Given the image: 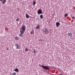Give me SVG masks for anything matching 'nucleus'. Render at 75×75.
I'll return each instance as SVG.
<instances>
[{
    "instance_id": "nucleus-1",
    "label": "nucleus",
    "mask_w": 75,
    "mask_h": 75,
    "mask_svg": "<svg viewBox=\"0 0 75 75\" xmlns=\"http://www.w3.org/2000/svg\"><path fill=\"white\" fill-rule=\"evenodd\" d=\"M21 30H22L20 31V33L21 34H23L24 33V32L25 31V27L24 26H22Z\"/></svg>"
},
{
    "instance_id": "nucleus-2",
    "label": "nucleus",
    "mask_w": 75,
    "mask_h": 75,
    "mask_svg": "<svg viewBox=\"0 0 75 75\" xmlns=\"http://www.w3.org/2000/svg\"><path fill=\"white\" fill-rule=\"evenodd\" d=\"M42 68L45 69H46V70H49V69H50V68H49V67L47 66L42 65Z\"/></svg>"
},
{
    "instance_id": "nucleus-3",
    "label": "nucleus",
    "mask_w": 75,
    "mask_h": 75,
    "mask_svg": "<svg viewBox=\"0 0 75 75\" xmlns=\"http://www.w3.org/2000/svg\"><path fill=\"white\" fill-rule=\"evenodd\" d=\"M15 46L16 47V50L20 49V46L18 44L15 45Z\"/></svg>"
},
{
    "instance_id": "nucleus-4",
    "label": "nucleus",
    "mask_w": 75,
    "mask_h": 75,
    "mask_svg": "<svg viewBox=\"0 0 75 75\" xmlns=\"http://www.w3.org/2000/svg\"><path fill=\"white\" fill-rule=\"evenodd\" d=\"M43 32H44L46 34H47L48 33V29H45L43 30Z\"/></svg>"
},
{
    "instance_id": "nucleus-5",
    "label": "nucleus",
    "mask_w": 75,
    "mask_h": 75,
    "mask_svg": "<svg viewBox=\"0 0 75 75\" xmlns=\"http://www.w3.org/2000/svg\"><path fill=\"white\" fill-rule=\"evenodd\" d=\"M67 35L68 37H72L73 35H72V33H68V34H67Z\"/></svg>"
},
{
    "instance_id": "nucleus-6",
    "label": "nucleus",
    "mask_w": 75,
    "mask_h": 75,
    "mask_svg": "<svg viewBox=\"0 0 75 75\" xmlns=\"http://www.w3.org/2000/svg\"><path fill=\"white\" fill-rule=\"evenodd\" d=\"M38 14H42V10H39L38 11Z\"/></svg>"
},
{
    "instance_id": "nucleus-7",
    "label": "nucleus",
    "mask_w": 75,
    "mask_h": 75,
    "mask_svg": "<svg viewBox=\"0 0 75 75\" xmlns=\"http://www.w3.org/2000/svg\"><path fill=\"white\" fill-rule=\"evenodd\" d=\"M56 25L57 27H58L59 25H60V23L58 22H56Z\"/></svg>"
},
{
    "instance_id": "nucleus-8",
    "label": "nucleus",
    "mask_w": 75,
    "mask_h": 75,
    "mask_svg": "<svg viewBox=\"0 0 75 75\" xmlns=\"http://www.w3.org/2000/svg\"><path fill=\"white\" fill-rule=\"evenodd\" d=\"M6 0H3L2 1V3L3 4H5L6 2Z\"/></svg>"
},
{
    "instance_id": "nucleus-9",
    "label": "nucleus",
    "mask_w": 75,
    "mask_h": 75,
    "mask_svg": "<svg viewBox=\"0 0 75 75\" xmlns=\"http://www.w3.org/2000/svg\"><path fill=\"white\" fill-rule=\"evenodd\" d=\"M25 17L26 18H29V15H28V14L26 13L25 14Z\"/></svg>"
},
{
    "instance_id": "nucleus-10",
    "label": "nucleus",
    "mask_w": 75,
    "mask_h": 75,
    "mask_svg": "<svg viewBox=\"0 0 75 75\" xmlns=\"http://www.w3.org/2000/svg\"><path fill=\"white\" fill-rule=\"evenodd\" d=\"M14 71H17V72H18V69L17 68H16L14 70Z\"/></svg>"
},
{
    "instance_id": "nucleus-11",
    "label": "nucleus",
    "mask_w": 75,
    "mask_h": 75,
    "mask_svg": "<svg viewBox=\"0 0 75 75\" xmlns=\"http://www.w3.org/2000/svg\"><path fill=\"white\" fill-rule=\"evenodd\" d=\"M15 38L16 40H18V37L17 36L15 37Z\"/></svg>"
},
{
    "instance_id": "nucleus-12",
    "label": "nucleus",
    "mask_w": 75,
    "mask_h": 75,
    "mask_svg": "<svg viewBox=\"0 0 75 75\" xmlns=\"http://www.w3.org/2000/svg\"><path fill=\"white\" fill-rule=\"evenodd\" d=\"M40 17L41 19H42V18H43V15H40Z\"/></svg>"
},
{
    "instance_id": "nucleus-13",
    "label": "nucleus",
    "mask_w": 75,
    "mask_h": 75,
    "mask_svg": "<svg viewBox=\"0 0 75 75\" xmlns=\"http://www.w3.org/2000/svg\"><path fill=\"white\" fill-rule=\"evenodd\" d=\"M40 27V25H37V27H36V29H38Z\"/></svg>"
},
{
    "instance_id": "nucleus-14",
    "label": "nucleus",
    "mask_w": 75,
    "mask_h": 75,
    "mask_svg": "<svg viewBox=\"0 0 75 75\" xmlns=\"http://www.w3.org/2000/svg\"><path fill=\"white\" fill-rule=\"evenodd\" d=\"M25 52H27V51H28V48L27 47L25 49Z\"/></svg>"
},
{
    "instance_id": "nucleus-15",
    "label": "nucleus",
    "mask_w": 75,
    "mask_h": 75,
    "mask_svg": "<svg viewBox=\"0 0 75 75\" xmlns=\"http://www.w3.org/2000/svg\"><path fill=\"white\" fill-rule=\"evenodd\" d=\"M12 75H16V72H14L12 73Z\"/></svg>"
},
{
    "instance_id": "nucleus-16",
    "label": "nucleus",
    "mask_w": 75,
    "mask_h": 75,
    "mask_svg": "<svg viewBox=\"0 0 75 75\" xmlns=\"http://www.w3.org/2000/svg\"><path fill=\"white\" fill-rule=\"evenodd\" d=\"M30 34H31V35H32V34H34V31H31L30 32Z\"/></svg>"
},
{
    "instance_id": "nucleus-17",
    "label": "nucleus",
    "mask_w": 75,
    "mask_h": 75,
    "mask_svg": "<svg viewBox=\"0 0 75 75\" xmlns=\"http://www.w3.org/2000/svg\"><path fill=\"white\" fill-rule=\"evenodd\" d=\"M35 4H36V2L35 1H33V5H35Z\"/></svg>"
},
{
    "instance_id": "nucleus-18",
    "label": "nucleus",
    "mask_w": 75,
    "mask_h": 75,
    "mask_svg": "<svg viewBox=\"0 0 75 75\" xmlns=\"http://www.w3.org/2000/svg\"><path fill=\"white\" fill-rule=\"evenodd\" d=\"M68 14H65L64 15L65 17H67V16H68Z\"/></svg>"
},
{
    "instance_id": "nucleus-19",
    "label": "nucleus",
    "mask_w": 75,
    "mask_h": 75,
    "mask_svg": "<svg viewBox=\"0 0 75 75\" xmlns=\"http://www.w3.org/2000/svg\"><path fill=\"white\" fill-rule=\"evenodd\" d=\"M33 52L34 53V54H35V53H36V52H35V50H34Z\"/></svg>"
},
{
    "instance_id": "nucleus-20",
    "label": "nucleus",
    "mask_w": 75,
    "mask_h": 75,
    "mask_svg": "<svg viewBox=\"0 0 75 75\" xmlns=\"http://www.w3.org/2000/svg\"><path fill=\"white\" fill-rule=\"evenodd\" d=\"M6 49L7 51H8V50H9V49L8 48V47H7L6 48Z\"/></svg>"
},
{
    "instance_id": "nucleus-21",
    "label": "nucleus",
    "mask_w": 75,
    "mask_h": 75,
    "mask_svg": "<svg viewBox=\"0 0 75 75\" xmlns=\"http://www.w3.org/2000/svg\"><path fill=\"white\" fill-rule=\"evenodd\" d=\"M72 18L73 19H75V17H74V16H73L72 17Z\"/></svg>"
},
{
    "instance_id": "nucleus-22",
    "label": "nucleus",
    "mask_w": 75,
    "mask_h": 75,
    "mask_svg": "<svg viewBox=\"0 0 75 75\" xmlns=\"http://www.w3.org/2000/svg\"><path fill=\"white\" fill-rule=\"evenodd\" d=\"M19 20V18H18V19H17L16 20V21H18Z\"/></svg>"
},
{
    "instance_id": "nucleus-23",
    "label": "nucleus",
    "mask_w": 75,
    "mask_h": 75,
    "mask_svg": "<svg viewBox=\"0 0 75 75\" xmlns=\"http://www.w3.org/2000/svg\"><path fill=\"white\" fill-rule=\"evenodd\" d=\"M39 67H41V65H40V64H39Z\"/></svg>"
},
{
    "instance_id": "nucleus-24",
    "label": "nucleus",
    "mask_w": 75,
    "mask_h": 75,
    "mask_svg": "<svg viewBox=\"0 0 75 75\" xmlns=\"http://www.w3.org/2000/svg\"><path fill=\"white\" fill-rule=\"evenodd\" d=\"M19 36H21H21H22V35L20 34Z\"/></svg>"
},
{
    "instance_id": "nucleus-25",
    "label": "nucleus",
    "mask_w": 75,
    "mask_h": 75,
    "mask_svg": "<svg viewBox=\"0 0 75 75\" xmlns=\"http://www.w3.org/2000/svg\"><path fill=\"white\" fill-rule=\"evenodd\" d=\"M0 1H2V0H0Z\"/></svg>"
},
{
    "instance_id": "nucleus-26",
    "label": "nucleus",
    "mask_w": 75,
    "mask_h": 75,
    "mask_svg": "<svg viewBox=\"0 0 75 75\" xmlns=\"http://www.w3.org/2000/svg\"><path fill=\"white\" fill-rule=\"evenodd\" d=\"M59 22H61V21H59Z\"/></svg>"
}]
</instances>
